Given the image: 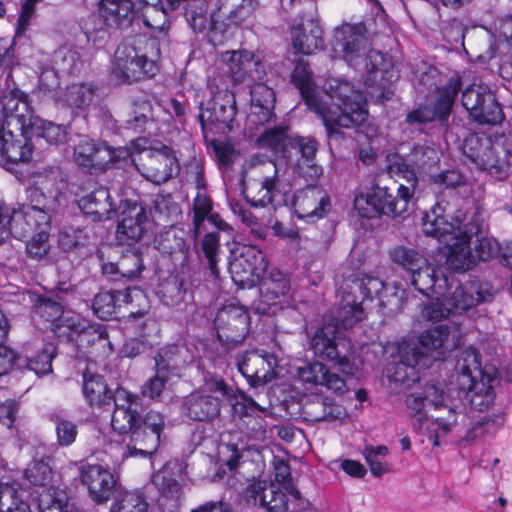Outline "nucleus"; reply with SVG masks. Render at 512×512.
Segmentation results:
<instances>
[{
    "mask_svg": "<svg viewBox=\"0 0 512 512\" xmlns=\"http://www.w3.org/2000/svg\"><path fill=\"white\" fill-rule=\"evenodd\" d=\"M81 482L87 486L89 496L96 503H104L114 492L117 494V482L112 473L100 465H86L81 468Z\"/></svg>",
    "mask_w": 512,
    "mask_h": 512,
    "instance_id": "30",
    "label": "nucleus"
},
{
    "mask_svg": "<svg viewBox=\"0 0 512 512\" xmlns=\"http://www.w3.org/2000/svg\"><path fill=\"white\" fill-rule=\"evenodd\" d=\"M292 206L299 219L315 222L324 218L331 209L328 193L320 186L307 185L295 192Z\"/></svg>",
    "mask_w": 512,
    "mask_h": 512,
    "instance_id": "24",
    "label": "nucleus"
},
{
    "mask_svg": "<svg viewBox=\"0 0 512 512\" xmlns=\"http://www.w3.org/2000/svg\"><path fill=\"white\" fill-rule=\"evenodd\" d=\"M504 423L501 412L485 415L469 428L461 439V443L470 444L478 439L493 436Z\"/></svg>",
    "mask_w": 512,
    "mask_h": 512,
    "instance_id": "49",
    "label": "nucleus"
},
{
    "mask_svg": "<svg viewBox=\"0 0 512 512\" xmlns=\"http://www.w3.org/2000/svg\"><path fill=\"white\" fill-rule=\"evenodd\" d=\"M55 210L46 209L41 204L31 203L22 205L7 216L4 228L0 232V243L13 236L25 239L34 232L50 229L51 214Z\"/></svg>",
    "mask_w": 512,
    "mask_h": 512,
    "instance_id": "12",
    "label": "nucleus"
},
{
    "mask_svg": "<svg viewBox=\"0 0 512 512\" xmlns=\"http://www.w3.org/2000/svg\"><path fill=\"white\" fill-rule=\"evenodd\" d=\"M419 347L414 351V355L428 356L434 360L443 359L447 352L458 345V339L450 336L447 325H439L421 332L418 337Z\"/></svg>",
    "mask_w": 512,
    "mask_h": 512,
    "instance_id": "29",
    "label": "nucleus"
},
{
    "mask_svg": "<svg viewBox=\"0 0 512 512\" xmlns=\"http://www.w3.org/2000/svg\"><path fill=\"white\" fill-rule=\"evenodd\" d=\"M197 177L199 191L193 201V226L195 234L198 236L203 231H206V224H209L218 231H225L228 228V224L217 213L212 211L213 203L211 198L203 191L201 174L198 173Z\"/></svg>",
    "mask_w": 512,
    "mask_h": 512,
    "instance_id": "34",
    "label": "nucleus"
},
{
    "mask_svg": "<svg viewBox=\"0 0 512 512\" xmlns=\"http://www.w3.org/2000/svg\"><path fill=\"white\" fill-rule=\"evenodd\" d=\"M82 391L84 398L91 407L108 405L115 398V394H112L109 390L104 378L98 374H83Z\"/></svg>",
    "mask_w": 512,
    "mask_h": 512,
    "instance_id": "46",
    "label": "nucleus"
},
{
    "mask_svg": "<svg viewBox=\"0 0 512 512\" xmlns=\"http://www.w3.org/2000/svg\"><path fill=\"white\" fill-rule=\"evenodd\" d=\"M137 165L138 171L148 181L160 185L168 182L179 171V163L174 150L166 145L145 152Z\"/></svg>",
    "mask_w": 512,
    "mask_h": 512,
    "instance_id": "23",
    "label": "nucleus"
},
{
    "mask_svg": "<svg viewBox=\"0 0 512 512\" xmlns=\"http://www.w3.org/2000/svg\"><path fill=\"white\" fill-rule=\"evenodd\" d=\"M207 10L206 0H188L185 7V17L194 32H201L206 28Z\"/></svg>",
    "mask_w": 512,
    "mask_h": 512,
    "instance_id": "62",
    "label": "nucleus"
},
{
    "mask_svg": "<svg viewBox=\"0 0 512 512\" xmlns=\"http://www.w3.org/2000/svg\"><path fill=\"white\" fill-rule=\"evenodd\" d=\"M187 415L195 421H209L220 414L221 399L219 396L196 392L186 401Z\"/></svg>",
    "mask_w": 512,
    "mask_h": 512,
    "instance_id": "42",
    "label": "nucleus"
},
{
    "mask_svg": "<svg viewBox=\"0 0 512 512\" xmlns=\"http://www.w3.org/2000/svg\"><path fill=\"white\" fill-rule=\"evenodd\" d=\"M259 301L254 309L259 314L274 315L290 304V280L278 269H271L262 276Z\"/></svg>",
    "mask_w": 512,
    "mask_h": 512,
    "instance_id": "17",
    "label": "nucleus"
},
{
    "mask_svg": "<svg viewBox=\"0 0 512 512\" xmlns=\"http://www.w3.org/2000/svg\"><path fill=\"white\" fill-rule=\"evenodd\" d=\"M30 131L0 126V155L11 163H26L33 153Z\"/></svg>",
    "mask_w": 512,
    "mask_h": 512,
    "instance_id": "31",
    "label": "nucleus"
},
{
    "mask_svg": "<svg viewBox=\"0 0 512 512\" xmlns=\"http://www.w3.org/2000/svg\"><path fill=\"white\" fill-rule=\"evenodd\" d=\"M484 223L485 210L479 204H474L473 212L467 223L464 224L462 232L457 233L450 242L444 243L448 249L446 264L451 270L465 272L477 264L470 242L473 235H478L481 232Z\"/></svg>",
    "mask_w": 512,
    "mask_h": 512,
    "instance_id": "10",
    "label": "nucleus"
},
{
    "mask_svg": "<svg viewBox=\"0 0 512 512\" xmlns=\"http://www.w3.org/2000/svg\"><path fill=\"white\" fill-rule=\"evenodd\" d=\"M354 284L360 290L363 299L372 300L377 298L382 307L390 305L400 309L407 299L406 291L400 285L390 286L374 276L366 275L356 280Z\"/></svg>",
    "mask_w": 512,
    "mask_h": 512,
    "instance_id": "26",
    "label": "nucleus"
},
{
    "mask_svg": "<svg viewBox=\"0 0 512 512\" xmlns=\"http://www.w3.org/2000/svg\"><path fill=\"white\" fill-rule=\"evenodd\" d=\"M215 325L222 329L227 326L228 330L235 332V335H226L227 338H231L235 342L242 341L250 330L249 312L238 302H230L218 311Z\"/></svg>",
    "mask_w": 512,
    "mask_h": 512,
    "instance_id": "35",
    "label": "nucleus"
},
{
    "mask_svg": "<svg viewBox=\"0 0 512 512\" xmlns=\"http://www.w3.org/2000/svg\"><path fill=\"white\" fill-rule=\"evenodd\" d=\"M95 91L93 83L72 84L60 94L59 101L72 109L84 110L91 104Z\"/></svg>",
    "mask_w": 512,
    "mask_h": 512,
    "instance_id": "48",
    "label": "nucleus"
},
{
    "mask_svg": "<svg viewBox=\"0 0 512 512\" xmlns=\"http://www.w3.org/2000/svg\"><path fill=\"white\" fill-rule=\"evenodd\" d=\"M66 185L58 168L37 172L33 175L32 186L27 191L28 200L56 211L60 206Z\"/></svg>",
    "mask_w": 512,
    "mask_h": 512,
    "instance_id": "21",
    "label": "nucleus"
},
{
    "mask_svg": "<svg viewBox=\"0 0 512 512\" xmlns=\"http://www.w3.org/2000/svg\"><path fill=\"white\" fill-rule=\"evenodd\" d=\"M274 175L272 177L265 178L258 187L256 193L249 191L246 195L248 202L254 207H267L271 205L276 207L282 202V196L278 190H276V183L278 180L277 168L274 164Z\"/></svg>",
    "mask_w": 512,
    "mask_h": 512,
    "instance_id": "47",
    "label": "nucleus"
},
{
    "mask_svg": "<svg viewBox=\"0 0 512 512\" xmlns=\"http://www.w3.org/2000/svg\"><path fill=\"white\" fill-rule=\"evenodd\" d=\"M98 14L107 28L116 30L126 29L137 20L132 0H100Z\"/></svg>",
    "mask_w": 512,
    "mask_h": 512,
    "instance_id": "33",
    "label": "nucleus"
},
{
    "mask_svg": "<svg viewBox=\"0 0 512 512\" xmlns=\"http://www.w3.org/2000/svg\"><path fill=\"white\" fill-rule=\"evenodd\" d=\"M245 495L248 501L266 508L269 512H286L288 509L287 495L289 494L272 482L254 481L247 487Z\"/></svg>",
    "mask_w": 512,
    "mask_h": 512,
    "instance_id": "32",
    "label": "nucleus"
},
{
    "mask_svg": "<svg viewBox=\"0 0 512 512\" xmlns=\"http://www.w3.org/2000/svg\"><path fill=\"white\" fill-rule=\"evenodd\" d=\"M147 29L152 37L159 34H166L169 29V19L166 10L158 8L156 5H146L141 15H137L135 24H140Z\"/></svg>",
    "mask_w": 512,
    "mask_h": 512,
    "instance_id": "50",
    "label": "nucleus"
},
{
    "mask_svg": "<svg viewBox=\"0 0 512 512\" xmlns=\"http://www.w3.org/2000/svg\"><path fill=\"white\" fill-rule=\"evenodd\" d=\"M154 222L145 207L133 203L122 212L116 228V240L121 245H134L153 233Z\"/></svg>",
    "mask_w": 512,
    "mask_h": 512,
    "instance_id": "22",
    "label": "nucleus"
},
{
    "mask_svg": "<svg viewBox=\"0 0 512 512\" xmlns=\"http://www.w3.org/2000/svg\"><path fill=\"white\" fill-rule=\"evenodd\" d=\"M143 270L140 256L134 254L124 258L119 264L108 263L103 265V273L106 275L120 274L122 277L134 279L138 277Z\"/></svg>",
    "mask_w": 512,
    "mask_h": 512,
    "instance_id": "58",
    "label": "nucleus"
},
{
    "mask_svg": "<svg viewBox=\"0 0 512 512\" xmlns=\"http://www.w3.org/2000/svg\"><path fill=\"white\" fill-rule=\"evenodd\" d=\"M364 318V309L361 303L351 300L349 296L343 299V305L337 311L334 329H349Z\"/></svg>",
    "mask_w": 512,
    "mask_h": 512,
    "instance_id": "54",
    "label": "nucleus"
},
{
    "mask_svg": "<svg viewBox=\"0 0 512 512\" xmlns=\"http://www.w3.org/2000/svg\"><path fill=\"white\" fill-rule=\"evenodd\" d=\"M251 112L248 120L254 124H264L274 115V91L263 82L251 86Z\"/></svg>",
    "mask_w": 512,
    "mask_h": 512,
    "instance_id": "41",
    "label": "nucleus"
},
{
    "mask_svg": "<svg viewBox=\"0 0 512 512\" xmlns=\"http://www.w3.org/2000/svg\"><path fill=\"white\" fill-rule=\"evenodd\" d=\"M0 126L15 128L20 131H31L34 122L39 119L31 105L27 93L14 87L7 91L1 100Z\"/></svg>",
    "mask_w": 512,
    "mask_h": 512,
    "instance_id": "18",
    "label": "nucleus"
},
{
    "mask_svg": "<svg viewBox=\"0 0 512 512\" xmlns=\"http://www.w3.org/2000/svg\"><path fill=\"white\" fill-rule=\"evenodd\" d=\"M77 203L80 210L90 216L93 221L110 219L116 210L108 189L104 187H99L81 197Z\"/></svg>",
    "mask_w": 512,
    "mask_h": 512,
    "instance_id": "40",
    "label": "nucleus"
},
{
    "mask_svg": "<svg viewBox=\"0 0 512 512\" xmlns=\"http://www.w3.org/2000/svg\"><path fill=\"white\" fill-rule=\"evenodd\" d=\"M290 139L285 128H271L258 137L256 145L258 148L269 150L275 156H284Z\"/></svg>",
    "mask_w": 512,
    "mask_h": 512,
    "instance_id": "53",
    "label": "nucleus"
},
{
    "mask_svg": "<svg viewBox=\"0 0 512 512\" xmlns=\"http://www.w3.org/2000/svg\"><path fill=\"white\" fill-rule=\"evenodd\" d=\"M391 261L406 272L411 285L421 294L437 290V276L425 255L417 249L397 246L389 251Z\"/></svg>",
    "mask_w": 512,
    "mask_h": 512,
    "instance_id": "11",
    "label": "nucleus"
},
{
    "mask_svg": "<svg viewBox=\"0 0 512 512\" xmlns=\"http://www.w3.org/2000/svg\"><path fill=\"white\" fill-rule=\"evenodd\" d=\"M407 408L418 416L420 428L425 431L433 446L440 445V439L449 434L458 422V411L447 404L442 385L433 382L406 396Z\"/></svg>",
    "mask_w": 512,
    "mask_h": 512,
    "instance_id": "4",
    "label": "nucleus"
},
{
    "mask_svg": "<svg viewBox=\"0 0 512 512\" xmlns=\"http://www.w3.org/2000/svg\"><path fill=\"white\" fill-rule=\"evenodd\" d=\"M90 237L86 228L64 227L59 232L58 242L62 249L70 251L87 245Z\"/></svg>",
    "mask_w": 512,
    "mask_h": 512,
    "instance_id": "60",
    "label": "nucleus"
},
{
    "mask_svg": "<svg viewBox=\"0 0 512 512\" xmlns=\"http://www.w3.org/2000/svg\"><path fill=\"white\" fill-rule=\"evenodd\" d=\"M472 212L473 206L469 212L460 208L449 220L445 207L438 203L424 213L422 231L425 235L436 238L439 243H448L455 238L457 233L462 232L464 224L467 223Z\"/></svg>",
    "mask_w": 512,
    "mask_h": 512,
    "instance_id": "15",
    "label": "nucleus"
},
{
    "mask_svg": "<svg viewBox=\"0 0 512 512\" xmlns=\"http://www.w3.org/2000/svg\"><path fill=\"white\" fill-rule=\"evenodd\" d=\"M110 155L108 145L84 137L76 144L73 157L76 164L83 168L101 169L109 164Z\"/></svg>",
    "mask_w": 512,
    "mask_h": 512,
    "instance_id": "38",
    "label": "nucleus"
},
{
    "mask_svg": "<svg viewBox=\"0 0 512 512\" xmlns=\"http://www.w3.org/2000/svg\"><path fill=\"white\" fill-rule=\"evenodd\" d=\"M64 321L67 330L63 337L75 342L79 347H87L106 338L102 324L92 323L80 315L66 317Z\"/></svg>",
    "mask_w": 512,
    "mask_h": 512,
    "instance_id": "36",
    "label": "nucleus"
},
{
    "mask_svg": "<svg viewBox=\"0 0 512 512\" xmlns=\"http://www.w3.org/2000/svg\"><path fill=\"white\" fill-rule=\"evenodd\" d=\"M35 315L51 323L52 330L59 338L66 334L64 319L69 316H78L71 312H64L63 305L52 299H41L34 307Z\"/></svg>",
    "mask_w": 512,
    "mask_h": 512,
    "instance_id": "45",
    "label": "nucleus"
},
{
    "mask_svg": "<svg viewBox=\"0 0 512 512\" xmlns=\"http://www.w3.org/2000/svg\"><path fill=\"white\" fill-rule=\"evenodd\" d=\"M310 347L315 356L334 362L346 375H353L357 370V366L350 359L351 354L348 353V349L344 354L342 353L341 348H344L345 344L341 343L340 332L330 324H325L316 330L311 338Z\"/></svg>",
    "mask_w": 512,
    "mask_h": 512,
    "instance_id": "16",
    "label": "nucleus"
},
{
    "mask_svg": "<svg viewBox=\"0 0 512 512\" xmlns=\"http://www.w3.org/2000/svg\"><path fill=\"white\" fill-rule=\"evenodd\" d=\"M1 512H31L29 505L18 497L14 485H0Z\"/></svg>",
    "mask_w": 512,
    "mask_h": 512,
    "instance_id": "64",
    "label": "nucleus"
},
{
    "mask_svg": "<svg viewBox=\"0 0 512 512\" xmlns=\"http://www.w3.org/2000/svg\"><path fill=\"white\" fill-rule=\"evenodd\" d=\"M146 46L153 51L144 52L140 46H136L135 41L123 42L117 47L112 67V76L117 83L131 84L156 75V58L160 54L158 44L154 39H149Z\"/></svg>",
    "mask_w": 512,
    "mask_h": 512,
    "instance_id": "7",
    "label": "nucleus"
},
{
    "mask_svg": "<svg viewBox=\"0 0 512 512\" xmlns=\"http://www.w3.org/2000/svg\"><path fill=\"white\" fill-rule=\"evenodd\" d=\"M31 136L42 137L49 144H62L67 140L66 127L39 117L30 131Z\"/></svg>",
    "mask_w": 512,
    "mask_h": 512,
    "instance_id": "57",
    "label": "nucleus"
},
{
    "mask_svg": "<svg viewBox=\"0 0 512 512\" xmlns=\"http://www.w3.org/2000/svg\"><path fill=\"white\" fill-rule=\"evenodd\" d=\"M52 65L56 74L74 75L81 71L83 62L75 49L60 47L54 52Z\"/></svg>",
    "mask_w": 512,
    "mask_h": 512,
    "instance_id": "51",
    "label": "nucleus"
},
{
    "mask_svg": "<svg viewBox=\"0 0 512 512\" xmlns=\"http://www.w3.org/2000/svg\"><path fill=\"white\" fill-rule=\"evenodd\" d=\"M219 13L229 22L239 26L249 20L259 7L258 0H217Z\"/></svg>",
    "mask_w": 512,
    "mask_h": 512,
    "instance_id": "44",
    "label": "nucleus"
},
{
    "mask_svg": "<svg viewBox=\"0 0 512 512\" xmlns=\"http://www.w3.org/2000/svg\"><path fill=\"white\" fill-rule=\"evenodd\" d=\"M455 371L456 383L461 391L467 393L471 409L489 413L495 404V366L483 365L478 351L474 347H467L461 351Z\"/></svg>",
    "mask_w": 512,
    "mask_h": 512,
    "instance_id": "5",
    "label": "nucleus"
},
{
    "mask_svg": "<svg viewBox=\"0 0 512 512\" xmlns=\"http://www.w3.org/2000/svg\"><path fill=\"white\" fill-rule=\"evenodd\" d=\"M462 87L460 77H451L442 86L437 87L430 105H421L407 114L406 122L409 124H425L438 121L446 124L455 101Z\"/></svg>",
    "mask_w": 512,
    "mask_h": 512,
    "instance_id": "13",
    "label": "nucleus"
},
{
    "mask_svg": "<svg viewBox=\"0 0 512 512\" xmlns=\"http://www.w3.org/2000/svg\"><path fill=\"white\" fill-rule=\"evenodd\" d=\"M156 295L164 305L174 307L184 301L186 289L180 278L169 276L159 284Z\"/></svg>",
    "mask_w": 512,
    "mask_h": 512,
    "instance_id": "52",
    "label": "nucleus"
},
{
    "mask_svg": "<svg viewBox=\"0 0 512 512\" xmlns=\"http://www.w3.org/2000/svg\"><path fill=\"white\" fill-rule=\"evenodd\" d=\"M128 128L135 132H144L148 125L153 124L152 105L148 100L134 103L133 116L127 120Z\"/></svg>",
    "mask_w": 512,
    "mask_h": 512,
    "instance_id": "61",
    "label": "nucleus"
},
{
    "mask_svg": "<svg viewBox=\"0 0 512 512\" xmlns=\"http://www.w3.org/2000/svg\"><path fill=\"white\" fill-rule=\"evenodd\" d=\"M462 105L479 124L496 125L503 119L500 104L485 85L467 87L462 93Z\"/></svg>",
    "mask_w": 512,
    "mask_h": 512,
    "instance_id": "19",
    "label": "nucleus"
},
{
    "mask_svg": "<svg viewBox=\"0 0 512 512\" xmlns=\"http://www.w3.org/2000/svg\"><path fill=\"white\" fill-rule=\"evenodd\" d=\"M236 364L239 372L253 385L265 384L276 376V359L270 354L246 352L237 356Z\"/></svg>",
    "mask_w": 512,
    "mask_h": 512,
    "instance_id": "27",
    "label": "nucleus"
},
{
    "mask_svg": "<svg viewBox=\"0 0 512 512\" xmlns=\"http://www.w3.org/2000/svg\"><path fill=\"white\" fill-rule=\"evenodd\" d=\"M25 477L32 485L46 488L52 480V468L46 460H34L26 468Z\"/></svg>",
    "mask_w": 512,
    "mask_h": 512,
    "instance_id": "63",
    "label": "nucleus"
},
{
    "mask_svg": "<svg viewBox=\"0 0 512 512\" xmlns=\"http://www.w3.org/2000/svg\"><path fill=\"white\" fill-rule=\"evenodd\" d=\"M134 298L145 299V296L141 290L131 287L123 291L100 292L93 299L92 309L98 318L108 320L116 313L121 303L129 304Z\"/></svg>",
    "mask_w": 512,
    "mask_h": 512,
    "instance_id": "37",
    "label": "nucleus"
},
{
    "mask_svg": "<svg viewBox=\"0 0 512 512\" xmlns=\"http://www.w3.org/2000/svg\"><path fill=\"white\" fill-rule=\"evenodd\" d=\"M109 512H151L145 497L138 492H119L114 497Z\"/></svg>",
    "mask_w": 512,
    "mask_h": 512,
    "instance_id": "55",
    "label": "nucleus"
},
{
    "mask_svg": "<svg viewBox=\"0 0 512 512\" xmlns=\"http://www.w3.org/2000/svg\"><path fill=\"white\" fill-rule=\"evenodd\" d=\"M398 170L404 173L407 184H400L397 194L393 195L389 188L375 185L371 187L372 197L377 203L378 217L388 215L401 216L408 211L409 204L417 186V176L414 168L410 169L405 163L398 164Z\"/></svg>",
    "mask_w": 512,
    "mask_h": 512,
    "instance_id": "14",
    "label": "nucleus"
},
{
    "mask_svg": "<svg viewBox=\"0 0 512 512\" xmlns=\"http://www.w3.org/2000/svg\"><path fill=\"white\" fill-rule=\"evenodd\" d=\"M210 100L199 103V122L202 130H211L215 124L223 125V129L231 130L237 114L235 94L227 87L216 83V78L209 80L207 86Z\"/></svg>",
    "mask_w": 512,
    "mask_h": 512,
    "instance_id": "9",
    "label": "nucleus"
},
{
    "mask_svg": "<svg viewBox=\"0 0 512 512\" xmlns=\"http://www.w3.org/2000/svg\"><path fill=\"white\" fill-rule=\"evenodd\" d=\"M295 378L306 389L323 386L336 394H343L346 391L345 380L318 361L305 363L297 367Z\"/></svg>",
    "mask_w": 512,
    "mask_h": 512,
    "instance_id": "28",
    "label": "nucleus"
},
{
    "mask_svg": "<svg viewBox=\"0 0 512 512\" xmlns=\"http://www.w3.org/2000/svg\"><path fill=\"white\" fill-rule=\"evenodd\" d=\"M372 36L369 20L356 23L343 22L334 30L332 57L344 60L349 66L364 65L368 80L378 79L392 83L399 78L391 58L382 52L369 49Z\"/></svg>",
    "mask_w": 512,
    "mask_h": 512,
    "instance_id": "3",
    "label": "nucleus"
},
{
    "mask_svg": "<svg viewBox=\"0 0 512 512\" xmlns=\"http://www.w3.org/2000/svg\"><path fill=\"white\" fill-rule=\"evenodd\" d=\"M420 363L418 356L413 354V359H404L390 365L387 369L388 378L391 382L400 383L409 386L410 382H415L419 376L415 370V366Z\"/></svg>",
    "mask_w": 512,
    "mask_h": 512,
    "instance_id": "56",
    "label": "nucleus"
},
{
    "mask_svg": "<svg viewBox=\"0 0 512 512\" xmlns=\"http://www.w3.org/2000/svg\"><path fill=\"white\" fill-rule=\"evenodd\" d=\"M388 452V447L385 445H368L363 449V456L374 476L381 477L389 471V466L386 462Z\"/></svg>",
    "mask_w": 512,
    "mask_h": 512,
    "instance_id": "59",
    "label": "nucleus"
},
{
    "mask_svg": "<svg viewBox=\"0 0 512 512\" xmlns=\"http://www.w3.org/2000/svg\"><path fill=\"white\" fill-rule=\"evenodd\" d=\"M496 290L486 281H471L460 285L449 295L436 297L422 310V316L430 321L461 316L480 303L490 301Z\"/></svg>",
    "mask_w": 512,
    "mask_h": 512,
    "instance_id": "6",
    "label": "nucleus"
},
{
    "mask_svg": "<svg viewBox=\"0 0 512 512\" xmlns=\"http://www.w3.org/2000/svg\"><path fill=\"white\" fill-rule=\"evenodd\" d=\"M221 59L228 65L231 78L235 83L247 79L263 80L266 72L261 60L247 50H232L221 54Z\"/></svg>",
    "mask_w": 512,
    "mask_h": 512,
    "instance_id": "25",
    "label": "nucleus"
},
{
    "mask_svg": "<svg viewBox=\"0 0 512 512\" xmlns=\"http://www.w3.org/2000/svg\"><path fill=\"white\" fill-rule=\"evenodd\" d=\"M291 81L309 109L319 115L329 133H332L335 126L349 128L351 124L364 120L366 112L363 96L354 91L348 81L333 79L329 82L326 97L331 101L330 104L317 95L309 64L303 59L296 62Z\"/></svg>",
    "mask_w": 512,
    "mask_h": 512,
    "instance_id": "1",
    "label": "nucleus"
},
{
    "mask_svg": "<svg viewBox=\"0 0 512 512\" xmlns=\"http://www.w3.org/2000/svg\"><path fill=\"white\" fill-rule=\"evenodd\" d=\"M114 405L112 429L119 434L129 433V442L120 447L121 459L152 456L159 447L165 424L162 414L151 410L141 418L140 397L122 387L116 389Z\"/></svg>",
    "mask_w": 512,
    "mask_h": 512,
    "instance_id": "2",
    "label": "nucleus"
},
{
    "mask_svg": "<svg viewBox=\"0 0 512 512\" xmlns=\"http://www.w3.org/2000/svg\"><path fill=\"white\" fill-rule=\"evenodd\" d=\"M322 29L312 18L302 19L292 28V44L297 53L312 54L323 46Z\"/></svg>",
    "mask_w": 512,
    "mask_h": 512,
    "instance_id": "39",
    "label": "nucleus"
},
{
    "mask_svg": "<svg viewBox=\"0 0 512 512\" xmlns=\"http://www.w3.org/2000/svg\"><path fill=\"white\" fill-rule=\"evenodd\" d=\"M462 152L479 170H500L504 158L512 156V136L492 140L483 133H472L465 138Z\"/></svg>",
    "mask_w": 512,
    "mask_h": 512,
    "instance_id": "8",
    "label": "nucleus"
},
{
    "mask_svg": "<svg viewBox=\"0 0 512 512\" xmlns=\"http://www.w3.org/2000/svg\"><path fill=\"white\" fill-rule=\"evenodd\" d=\"M180 479L181 467L176 462L166 463L152 475V483L159 492L157 506L160 512H180L183 498Z\"/></svg>",
    "mask_w": 512,
    "mask_h": 512,
    "instance_id": "20",
    "label": "nucleus"
},
{
    "mask_svg": "<svg viewBox=\"0 0 512 512\" xmlns=\"http://www.w3.org/2000/svg\"><path fill=\"white\" fill-rule=\"evenodd\" d=\"M232 273L240 272L247 276L257 278L263 276L267 270V262L262 251L253 246L244 247L240 255L230 264ZM248 279V277H246Z\"/></svg>",
    "mask_w": 512,
    "mask_h": 512,
    "instance_id": "43",
    "label": "nucleus"
}]
</instances>
